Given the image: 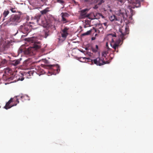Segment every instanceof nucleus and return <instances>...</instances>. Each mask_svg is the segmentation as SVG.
I'll use <instances>...</instances> for the list:
<instances>
[{"label":"nucleus","instance_id":"obj_1","mask_svg":"<svg viewBox=\"0 0 153 153\" xmlns=\"http://www.w3.org/2000/svg\"><path fill=\"white\" fill-rule=\"evenodd\" d=\"M33 39H25V44L28 45L31 43H33V46L29 47L24 50V52L25 54L29 56H32L35 54L36 51L39 49L41 47L40 42L35 41Z\"/></svg>","mask_w":153,"mask_h":153},{"label":"nucleus","instance_id":"obj_2","mask_svg":"<svg viewBox=\"0 0 153 153\" xmlns=\"http://www.w3.org/2000/svg\"><path fill=\"white\" fill-rule=\"evenodd\" d=\"M17 97H15L13 98H11L6 103L4 108L6 109L10 108L13 106H16L19 103V101Z\"/></svg>","mask_w":153,"mask_h":153},{"label":"nucleus","instance_id":"obj_3","mask_svg":"<svg viewBox=\"0 0 153 153\" xmlns=\"http://www.w3.org/2000/svg\"><path fill=\"white\" fill-rule=\"evenodd\" d=\"M88 10V9H85L84 10H82L80 11V17L81 18H85L86 17L88 18L89 19L91 20H93L95 19H97V18H95L96 16L94 14H92L94 16V17L92 18L91 17V15L90 14H86Z\"/></svg>","mask_w":153,"mask_h":153},{"label":"nucleus","instance_id":"obj_4","mask_svg":"<svg viewBox=\"0 0 153 153\" xmlns=\"http://www.w3.org/2000/svg\"><path fill=\"white\" fill-rule=\"evenodd\" d=\"M91 62L92 63H94L97 65L99 66L103 65L109 63L107 61H105L104 58L99 57L94 59L91 60Z\"/></svg>","mask_w":153,"mask_h":153},{"label":"nucleus","instance_id":"obj_5","mask_svg":"<svg viewBox=\"0 0 153 153\" xmlns=\"http://www.w3.org/2000/svg\"><path fill=\"white\" fill-rule=\"evenodd\" d=\"M121 41L120 39H117L116 40H114L113 39H112L110 45L114 50H116L120 45Z\"/></svg>","mask_w":153,"mask_h":153},{"label":"nucleus","instance_id":"obj_6","mask_svg":"<svg viewBox=\"0 0 153 153\" xmlns=\"http://www.w3.org/2000/svg\"><path fill=\"white\" fill-rule=\"evenodd\" d=\"M115 13L116 15L120 16L121 18L123 17V18L127 17V15L126 10L124 9H121L119 10L116 11Z\"/></svg>","mask_w":153,"mask_h":153},{"label":"nucleus","instance_id":"obj_7","mask_svg":"<svg viewBox=\"0 0 153 153\" xmlns=\"http://www.w3.org/2000/svg\"><path fill=\"white\" fill-rule=\"evenodd\" d=\"M128 33V30L126 27H123L122 29H119V35L122 38Z\"/></svg>","mask_w":153,"mask_h":153},{"label":"nucleus","instance_id":"obj_8","mask_svg":"<svg viewBox=\"0 0 153 153\" xmlns=\"http://www.w3.org/2000/svg\"><path fill=\"white\" fill-rule=\"evenodd\" d=\"M19 19L20 17L18 16L15 15L12 16L10 19V21L12 22L13 24L16 25L19 22Z\"/></svg>","mask_w":153,"mask_h":153},{"label":"nucleus","instance_id":"obj_9","mask_svg":"<svg viewBox=\"0 0 153 153\" xmlns=\"http://www.w3.org/2000/svg\"><path fill=\"white\" fill-rule=\"evenodd\" d=\"M14 78L16 79L15 80L17 81H22L24 79L23 74L22 73H19V74L15 75Z\"/></svg>","mask_w":153,"mask_h":153},{"label":"nucleus","instance_id":"obj_10","mask_svg":"<svg viewBox=\"0 0 153 153\" xmlns=\"http://www.w3.org/2000/svg\"><path fill=\"white\" fill-rule=\"evenodd\" d=\"M109 19L111 21H120L121 22L122 21V19L121 18H117L115 15H112L110 16Z\"/></svg>","mask_w":153,"mask_h":153},{"label":"nucleus","instance_id":"obj_11","mask_svg":"<svg viewBox=\"0 0 153 153\" xmlns=\"http://www.w3.org/2000/svg\"><path fill=\"white\" fill-rule=\"evenodd\" d=\"M62 17V21L64 23H66L67 22L66 18L68 17L69 16V15L66 13H61Z\"/></svg>","mask_w":153,"mask_h":153},{"label":"nucleus","instance_id":"obj_12","mask_svg":"<svg viewBox=\"0 0 153 153\" xmlns=\"http://www.w3.org/2000/svg\"><path fill=\"white\" fill-rule=\"evenodd\" d=\"M67 28H65L62 31V37L66 38L67 37V36L68 35V33L67 32Z\"/></svg>","mask_w":153,"mask_h":153},{"label":"nucleus","instance_id":"obj_13","mask_svg":"<svg viewBox=\"0 0 153 153\" xmlns=\"http://www.w3.org/2000/svg\"><path fill=\"white\" fill-rule=\"evenodd\" d=\"M49 66L51 67H53L54 68H56V73H58L59 71H60V67L58 65H49Z\"/></svg>","mask_w":153,"mask_h":153},{"label":"nucleus","instance_id":"obj_14","mask_svg":"<svg viewBox=\"0 0 153 153\" xmlns=\"http://www.w3.org/2000/svg\"><path fill=\"white\" fill-rule=\"evenodd\" d=\"M21 60V59L13 60L12 61L11 64L15 66H16L20 64Z\"/></svg>","mask_w":153,"mask_h":153},{"label":"nucleus","instance_id":"obj_15","mask_svg":"<svg viewBox=\"0 0 153 153\" xmlns=\"http://www.w3.org/2000/svg\"><path fill=\"white\" fill-rule=\"evenodd\" d=\"M7 61L6 59H2L1 61L0 62V68L5 66L7 65Z\"/></svg>","mask_w":153,"mask_h":153},{"label":"nucleus","instance_id":"obj_16","mask_svg":"<svg viewBox=\"0 0 153 153\" xmlns=\"http://www.w3.org/2000/svg\"><path fill=\"white\" fill-rule=\"evenodd\" d=\"M115 33L108 34L106 35V37L107 38H111L113 37H116Z\"/></svg>","mask_w":153,"mask_h":153},{"label":"nucleus","instance_id":"obj_17","mask_svg":"<svg viewBox=\"0 0 153 153\" xmlns=\"http://www.w3.org/2000/svg\"><path fill=\"white\" fill-rule=\"evenodd\" d=\"M94 2L95 3L98 2V4H101L102 3L104 2V0H94Z\"/></svg>","mask_w":153,"mask_h":153},{"label":"nucleus","instance_id":"obj_18","mask_svg":"<svg viewBox=\"0 0 153 153\" xmlns=\"http://www.w3.org/2000/svg\"><path fill=\"white\" fill-rule=\"evenodd\" d=\"M9 13V12L8 10H5L3 14L4 17L5 18L6 17V16Z\"/></svg>","mask_w":153,"mask_h":153},{"label":"nucleus","instance_id":"obj_19","mask_svg":"<svg viewBox=\"0 0 153 153\" xmlns=\"http://www.w3.org/2000/svg\"><path fill=\"white\" fill-rule=\"evenodd\" d=\"M48 8H47L44 10L41 11V13L42 14H45L48 11Z\"/></svg>","mask_w":153,"mask_h":153},{"label":"nucleus","instance_id":"obj_20","mask_svg":"<svg viewBox=\"0 0 153 153\" xmlns=\"http://www.w3.org/2000/svg\"><path fill=\"white\" fill-rule=\"evenodd\" d=\"M91 32V30H89L87 32L82 34V36H85L88 35L90 34Z\"/></svg>","mask_w":153,"mask_h":153},{"label":"nucleus","instance_id":"obj_21","mask_svg":"<svg viewBox=\"0 0 153 153\" xmlns=\"http://www.w3.org/2000/svg\"><path fill=\"white\" fill-rule=\"evenodd\" d=\"M107 53L106 52H103L102 53V58H105L106 56Z\"/></svg>","mask_w":153,"mask_h":153},{"label":"nucleus","instance_id":"obj_22","mask_svg":"<svg viewBox=\"0 0 153 153\" xmlns=\"http://www.w3.org/2000/svg\"><path fill=\"white\" fill-rule=\"evenodd\" d=\"M40 15H38L36 16L35 18H34V19L36 20L37 22H38L39 19H40Z\"/></svg>","mask_w":153,"mask_h":153},{"label":"nucleus","instance_id":"obj_23","mask_svg":"<svg viewBox=\"0 0 153 153\" xmlns=\"http://www.w3.org/2000/svg\"><path fill=\"white\" fill-rule=\"evenodd\" d=\"M6 72H8L9 73H11L12 72L11 69L9 68H7L5 70Z\"/></svg>","mask_w":153,"mask_h":153},{"label":"nucleus","instance_id":"obj_24","mask_svg":"<svg viewBox=\"0 0 153 153\" xmlns=\"http://www.w3.org/2000/svg\"><path fill=\"white\" fill-rule=\"evenodd\" d=\"M50 34L48 33V32H45V36L44 37L45 38H46L47 37H49V36Z\"/></svg>","mask_w":153,"mask_h":153},{"label":"nucleus","instance_id":"obj_25","mask_svg":"<svg viewBox=\"0 0 153 153\" xmlns=\"http://www.w3.org/2000/svg\"><path fill=\"white\" fill-rule=\"evenodd\" d=\"M57 2L61 4H62L64 2V1L62 0H57Z\"/></svg>","mask_w":153,"mask_h":153},{"label":"nucleus","instance_id":"obj_26","mask_svg":"<svg viewBox=\"0 0 153 153\" xmlns=\"http://www.w3.org/2000/svg\"><path fill=\"white\" fill-rule=\"evenodd\" d=\"M48 67H49V68L52 69H53V70L55 71L56 70V68H54L53 67H50L49 66V65L48 66Z\"/></svg>","mask_w":153,"mask_h":153},{"label":"nucleus","instance_id":"obj_27","mask_svg":"<svg viewBox=\"0 0 153 153\" xmlns=\"http://www.w3.org/2000/svg\"><path fill=\"white\" fill-rule=\"evenodd\" d=\"M106 48L107 49L109 50H110V48H109V47H108V42H107L106 43Z\"/></svg>","mask_w":153,"mask_h":153},{"label":"nucleus","instance_id":"obj_28","mask_svg":"<svg viewBox=\"0 0 153 153\" xmlns=\"http://www.w3.org/2000/svg\"><path fill=\"white\" fill-rule=\"evenodd\" d=\"M140 0H136V4H138L139 5L140 4Z\"/></svg>","mask_w":153,"mask_h":153},{"label":"nucleus","instance_id":"obj_29","mask_svg":"<svg viewBox=\"0 0 153 153\" xmlns=\"http://www.w3.org/2000/svg\"><path fill=\"white\" fill-rule=\"evenodd\" d=\"M99 28L101 29V30H103V28L102 27L101 25H99Z\"/></svg>","mask_w":153,"mask_h":153},{"label":"nucleus","instance_id":"obj_30","mask_svg":"<svg viewBox=\"0 0 153 153\" xmlns=\"http://www.w3.org/2000/svg\"><path fill=\"white\" fill-rule=\"evenodd\" d=\"M81 59H89L88 58H87L86 57H81Z\"/></svg>","mask_w":153,"mask_h":153},{"label":"nucleus","instance_id":"obj_31","mask_svg":"<svg viewBox=\"0 0 153 153\" xmlns=\"http://www.w3.org/2000/svg\"><path fill=\"white\" fill-rule=\"evenodd\" d=\"M104 26H107V22H104V23H103V24H102Z\"/></svg>","mask_w":153,"mask_h":153},{"label":"nucleus","instance_id":"obj_32","mask_svg":"<svg viewBox=\"0 0 153 153\" xmlns=\"http://www.w3.org/2000/svg\"><path fill=\"white\" fill-rule=\"evenodd\" d=\"M96 51H97L98 49V46L97 45H96Z\"/></svg>","mask_w":153,"mask_h":153},{"label":"nucleus","instance_id":"obj_33","mask_svg":"<svg viewBox=\"0 0 153 153\" xmlns=\"http://www.w3.org/2000/svg\"><path fill=\"white\" fill-rule=\"evenodd\" d=\"M119 1L121 3H123V1L122 0H119Z\"/></svg>","mask_w":153,"mask_h":153},{"label":"nucleus","instance_id":"obj_34","mask_svg":"<svg viewBox=\"0 0 153 153\" xmlns=\"http://www.w3.org/2000/svg\"><path fill=\"white\" fill-rule=\"evenodd\" d=\"M11 10V11H12L13 13H15V12H16V11H15V10L14 11V10H13V9H12Z\"/></svg>","mask_w":153,"mask_h":153},{"label":"nucleus","instance_id":"obj_35","mask_svg":"<svg viewBox=\"0 0 153 153\" xmlns=\"http://www.w3.org/2000/svg\"><path fill=\"white\" fill-rule=\"evenodd\" d=\"M97 15H99V16H102V15L100 13H98L97 14Z\"/></svg>","mask_w":153,"mask_h":153},{"label":"nucleus","instance_id":"obj_36","mask_svg":"<svg viewBox=\"0 0 153 153\" xmlns=\"http://www.w3.org/2000/svg\"><path fill=\"white\" fill-rule=\"evenodd\" d=\"M25 97L24 96H22L21 97V99H23V98H24Z\"/></svg>","mask_w":153,"mask_h":153},{"label":"nucleus","instance_id":"obj_37","mask_svg":"<svg viewBox=\"0 0 153 153\" xmlns=\"http://www.w3.org/2000/svg\"><path fill=\"white\" fill-rule=\"evenodd\" d=\"M23 27V26L22 25H21L20 27V29H22Z\"/></svg>","mask_w":153,"mask_h":153},{"label":"nucleus","instance_id":"obj_38","mask_svg":"<svg viewBox=\"0 0 153 153\" xmlns=\"http://www.w3.org/2000/svg\"><path fill=\"white\" fill-rule=\"evenodd\" d=\"M89 0H85V1H88Z\"/></svg>","mask_w":153,"mask_h":153},{"label":"nucleus","instance_id":"obj_39","mask_svg":"<svg viewBox=\"0 0 153 153\" xmlns=\"http://www.w3.org/2000/svg\"><path fill=\"white\" fill-rule=\"evenodd\" d=\"M23 36V35H22V37H23V36Z\"/></svg>","mask_w":153,"mask_h":153},{"label":"nucleus","instance_id":"obj_40","mask_svg":"<svg viewBox=\"0 0 153 153\" xmlns=\"http://www.w3.org/2000/svg\"><path fill=\"white\" fill-rule=\"evenodd\" d=\"M59 39V41H60V40H61V39Z\"/></svg>","mask_w":153,"mask_h":153},{"label":"nucleus","instance_id":"obj_41","mask_svg":"<svg viewBox=\"0 0 153 153\" xmlns=\"http://www.w3.org/2000/svg\"><path fill=\"white\" fill-rule=\"evenodd\" d=\"M33 38V37H31V38H28V39H29V38Z\"/></svg>","mask_w":153,"mask_h":153},{"label":"nucleus","instance_id":"obj_42","mask_svg":"<svg viewBox=\"0 0 153 153\" xmlns=\"http://www.w3.org/2000/svg\"><path fill=\"white\" fill-rule=\"evenodd\" d=\"M95 39H91L92 40H94Z\"/></svg>","mask_w":153,"mask_h":153},{"label":"nucleus","instance_id":"obj_43","mask_svg":"<svg viewBox=\"0 0 153 153\" xmlns=\"http://www.w3.org/2000/svg\"><path fill=\"white\" fill-rule=\"evenodd\" d=\"M82 62H84V61H81Z\"/></svg>","mask_w":153,"mask_h":153}]
</instances>
